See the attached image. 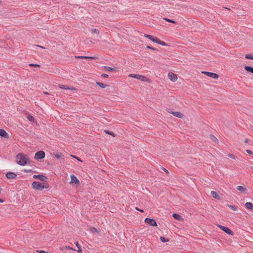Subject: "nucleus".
I'll list each match as a JSON object with an SVG mask.
<instances>
[{
  "label": "nucleus",
  "mask_w": 253,
  "mask_h": 253,
  "mask_svg": "<svg viewBox=\"0 0 253 253\" xmlns=\"http://www.w3.org/2000/svg\"><path fill=\"white\" fill-rule=\"evenodd\" d=\"M17 163L20 166H25L30 163L28 156L23 153H19L16 157Z\"/></svg>",
  "instance_id": "1"
},
{
  "label": "nucleus",
  "mask_w": 253,
  "mask_h": 253,
  "mask_svg": "<svg viewBox=\"0 0 253 253\" xmlns=\"http://www.w3.org/2000/svg\"><path fill=\"white\" fill-rule=\"evenodd\" d=\"M32 186L34 189L39 191H41L44 188L48 187V186H45V185L42 184L38 181H34L32 184Z\"/></svg>",
  "instance_id": "2"
},
{
  "label": "nucleus",
  "mask_w": 253,
  "mask_h": 253,
  "mask_svg": "<svg viewBox=\"0 0 253 253\" xmlns=\"http://www.w3.org/2000/svg\"><path fill=\"white\" fill-rule=\"evenodd\" d=\"M129 77L133 78L136 79H138L139 80L142 81H146L147 80V77L140 75H137V74H130L129 75Z\"/></svg>",
  "instance_id": "3"
},
{
  "label": "nucleus",
  "mask_w": 253,
  "mask_h": 253,
  "mask_svg": "<svg viewBox=\"0 0 253 253\" xmlns=\"http://www.w3.org/2000/svg\"><path fill=\"white\" fill-rule=\"evenodd\" d=\"M45 157V153L43 151H39L36 153L35 155V159L38 160L44 158Z\"/></svg>",
  "instance_id": "4"
},
{
  "label": "nucleus",
  "mask_w": 253,
  "mask_h": 253,
  "mask_svg": "<svg viewBox=\"0 0 253 253\" xmlns=\"http://www.w3.org/2000/svg\"><path fill=\"white\" fill-rule=\"evenodd\" d=\"M145 222L152 226H157V222L155 221V220L154 219H151L150 218H146L145 219Z\"/></svg>",
  "instance_id": "5"
},
{
  "label": "nucleus",
  "mask_w": 253,
  "mask_h": 253,
  "mask_svg": "<svg viewBox=\"0 0 253 253\" xmlns=\"http://www.w3.org/2000/svg\"><path fill=\"white\" fill-rule=\"evenodd\" d=\"M202 73L203 74H204L205 75H206L207 76L211 77L214 79H217L219 77V76L217 74L214 73L206 72V71L203 72Z\"/></svg>",
  "instance_id": "6"
},
{
  "label": "nucleus",
  "mask_w": 253,
  "mask_h": 253,
  "mask_svg": "<svg viewBox=\"0 0 253 253\" xmlns=\"http://www.w3.org/2000/svg\"><path fill=\"white\" fill-rule=\"evenodd\" d=\"M219 227L223 231H224L225 233H227L229 235H233V232L232 230H231L229 228L222 226V225H218Z\"/></svg>",
  "instance_id": "7"
},
{
  "label": "nucleus",
  "mask_w": 253,
  "mask_h": 253,
  "mask_svg": "<svg viewBox=\"0 0 253 253\" xmlns=\"http://www.w3.org/2000/svg\"><path fill=\"white\" fill-rule=\"evenodd\" d=\"M70 183H74L75 184L78 185L80 184L79 180L77 178V177L75 175H73V174L71 175V181H70Z\"/></svg>",
  "instance_id": "8"
},
{
  "label": "nucleus",
  "mask_w": 253,
  "mask_h": 253,
  "mask_svg": "<svg viewBox=\"0 0 253 253\" xmlns=\"http://www.w3.org/2000/svg\"><path fill=\"white\" fill-rule=\"evenodd\" d=\"M168 77L172 82H175L177 80V75L172 72L168 73Z\"/></svg>",
  "instance_id": "9"
},
{
  "label": "nucleus",
  "mask_w": 253,
  "mask_h": 253,
  "mask_svg": "<svg viewBox=\"0 0 253 253\" xmlns=\"http://www.w3.org/2000/svg\"><path fill=\"white\" fill-rule=\"evenodd\" d=\"M33 178L39 179L40 180L42 181H46V180L47 179V178L46 176H45L43 175H41V174L34 175L33 176Z\"/></svg>",
  "instance_id": "10"
},
{
  "label": "nucleus",
  "mask_w": 253,
  "mask_h": 253,
  "mask_svg": "<svg viewBox=\"0 0 253 253\" xmlns=\"http://www.w3.org/2000/svg\"><path fill=\"white\" fill-rule=\"evenodd\" d=\"M16 174L13 172H8L6 174V177L8 179H14L16 178Z\"/></svg>",
  "instance_id": "11"
},
{
  "label": "nucleus",
  "mask_w": 253,
  "mask_h": 253,
  "mask_svg": "<svg viewBox=\"0 0 253 253\" xmlns=\"http://www.w3.org/2000/svg\"><path fill=\"white\" fill-rule=\"evenodd\" d=\"M153 42L160 44L161 45L166 46L167 45V43L163 41H161L160 39L157 38L156 37H154V40L153 41Z\"/></svg>",
  "instance_id": "12"
},
{
  "label": "nucleus",
  "mask_w": 253,
  "mask_h": 253,
  "mask_svg": "<svg viewBox=\"0 0 253 253\" xmlns=\"http://www.w3.org/2000/svg\"><path fill=\"white\" fill-rule=\"evenodd\" d=\"M211 194L212 196V197L215 199H217L218 200L221 199L220 196L215 191H211Z\"/></svg>",
  "instance_id": "13"
},
{
  "label": "nucleus",
  "mask_w": 253,
  "mask_h": 253,
  "mask_svg": "<svg viewBox=\"0 0 253 253\" xmlns=\"http://www.w3.org/2000/svg\"><path fill=\"white\" fill-rule=\"evenodd\" d=\"M237 189L244 193H246L247 191V189L242 186H238L237 187Z\"/></svg>",
  "instance_id": "14"
},
{
  "label": "nucleus",
  "mask_w": 253,
  "mask_h": 253,
  "mask_svg": "<svg viewBox=\"0 0 253 253\" xmlns=\"http://www.w3.org/2000/svg\"><path fill=\"white\" fill-rule=\"evenodd\" d=\"M7 133L3 129H0V136L3 137H7Z\"/></svg>",
  "instance_id": "15"
},
{
  "label": "nucleus",
  "mask_w": 253,
  "mask_h": 253,
  "mask_svg": "<svg viewBox=\"0 0 253 253\" xmlns=\"http://www.w3.org/2000/svg\"><path fill=\"white\" fill-rule=\"evenodd\" d=\"M174 116L177 117L179 118H181L183 117V114L179 112H172L171 113Z\"/></svg>",
  "instance_id": "16"
},
{
  "label": "nucleus",
  "mask_w": 253,
  "mask_h": 253,
  "mask_svg": "<svg viewBox=\"0 0 253 253\" xmlns=\"http://www.w3.org/2000/svg\"><path fill=\"white\" fill-rule=\"evenodd\" d=\"M172 216L175 219H177L178 220H183V218L182 217V216L181 215H180L179 214H177V213H173L172 214Z\"/></svg>",
  "instance_id": "17"
},
{
  "label": "nucleus",
  "mask_w": 253,
  "mask_h": 253,
  "mask_svg": "<svg viewBox=\"0 0 253 253\" xmlns=\"http://www.w3.org/2000/svg\"><path fill=\"white\" fill-rule=\"evenodd\" d=\"M245 206L247 209L253 210V204L252 203L247 202L245 204Z\"/></svg>",
  "instance_id": "18"
},
{
  "label": "nucleus",
  "mask_w": 253,
  "mask_h": 253,
  "mask_svg": "<svg viewBox=\"0 0 253 253\" xmlns=\"http://www.w3.org/2000/svg\"><path fill=\"white\" fill-rule=\"evenodd\" d=\"M245 69L247 72L253 73V67L248 66H245Z\"/></svg>",
  "instance_id": "19"
},
{
  "label": "nucleus",
  "mask_w": 253,
  "mask_h": 253,
  "mask_svg": "<svg viewBox=\"0 0 253 253\" xmlns=\"http://www.w3.org/2000/svg\"><path fill=\"white\" fill-rule=\"evenodd\" d=\"M59 86L60 88H61L62 89H74V88H73V87L71 88L70 87L65 86V85H64L62 84H59Z\"/></svg>",
  "instance_id": "20"
},
{
  "label": "nucleus",
  "mask_w": 253,
  "mask_h": 253,
  "mask_svg": "<svg viewBox=\"0 0 253 253\" xmlns=\"http://www.w3.org/2000/svg\"><path fill=\"white\" fill-rule=\"evenodd\" d=\"M75 244H76L77 247L78 248L77 252L80 253H82L83 252V250H82L81 247L79 245L78 242H76Z\"/></svg>",
  "instance_id": "21"
},
{
  "label": "nucleus",
  "mask_w": 253,
  "mask_h": 253,
  "mask_svg": "<svg viewBox=\"0 0 253 253\" xmlns=\"http://www.w3.org/2000/svg\"><path fill=\"white\" fill-rule=\"evenodd\" d=\"M104 68L106 70L108 71H115L116 69L115 68L108 67V66H104Z\"/></svg>",
  "instance_id": "22"
},
{
  "label": "nucleus",
  "mask_w": 253,
  "mask_h": 253,
  "mask_svg": "<svg viewBox=\"0 0 253 253\" xmlns=\"http://www.w3.org/2000/svg\"><path fill=\"white\" fill-rule=\"evenodd\" d=\"M96 84L97 85H98V86H100L102 88H105L106 87V86H107L104 84L102 83H100V82H96Z\"/></svg>",
  "instance_id": "23"
},
{
  "label": "nucleus",
  "mask_w": 253,
  "mask_h": 253,
  "mask_svg": "<svg viewBox=\"0 0 253 253\" xmlns=\"http://www.w3.org/2000/svg\"><path fill=\"white\" fill-rule=\"evenodd\" d=\"M144 37L150 39L152 41H153L154 38L155 37L154 36H151L150 35H147V34H145Z\"/></svg>",
  "instance_id": "24"
},
{
  "label": "nucleus",
  "mask_w": 253,
  "mask_h": 253,
  "mask_svg": "<svg viewBox=\"0 0 253 253\" xmlns=\"http://www.w3.org/2000/svg\"><path fill=\"white\" fill-rule=\"evenodd\" d=\"M62 156H63L62 154L60 152H58L55 154V157L57 159H62Z\"/></svg>",
  "instance_id": "25"
},
{
  "label": "nucleus",
  "mask_w": 253,
  "mask_h": 253,
  "mask_svg": "<svg viewBox=\"0 0 253 253\" xmlns=\"http://www.w3.org/2000/svg\"><path fill=\"white\" fill-rule=\"evenodd\" d=\"M228 207L233 211H237V208L236 206H234V205H228Z\"/></svg>",
  "instance_id": "26"
},
{
  "label": "nucleus",
  "mask_w": 253,
  "mask_h": 253,
  "mask_svg": "<svg viewBox=\"0 0 253 253\" xmlns=\"http://www.w3.org/2000/svg\"><path fill=\"white\" fill-rule=\"evenodd\" d=\"M160 240L163 243H166L169 241V239H168L164 237H161Z\"/></svg>",
  "instance_id": "27"
},
{
  "label": "nucleus",
  "mask_w": 253,
  "mask_h": 253,
  "mask_svg": "<svg viewBox=\"0 0 253 253\" xmlns=\"http://www.w3.org/2000/svg\"><path fill=\"white\" fill-rule=\"evenodd\" d=\"M210 138L213 142L217 141V139L213 135H210Z\"/></svg>",
  "instance_id": "28"
},
{
  "label": "nucleus",
  "mask_w": 253,
  "mask_h": 253,
  "mask_svg": "<svg viewBox=\"0 0 253 253\" xmlns=\"http://www.w3.org/2000/svg\"><path fill=\"white\" fill-rule=\"evenodd\" d=\"M245 58L247 59H253V55L252 54H246Z\"/></svg>",
  "instance_id": "29"
},
{
  "label": "nucleus",
  "mask_w": 253,
  "mask_h": 253,
  "mask_svg": "<svg viewBox=\"0 0 253 253\" xmlns=\"http://www.w3.org/2000/svg\"><path fill=\"white\" fill-rule=\"evenodd\" d=\"M27 119L30 122H32L34 120V117L32 115H29L27 116Z\"/></svg>",
  "instance_id": "30"
},
{
  "label": "nucleus",
  "mask_w": 253,
  "mask_h": 253,
  "mask_svg": "<svg viewBox=\"0 0 253 253\" xmlns=\"http://www.w3.org/2000/svg\"><path fill=\"white\" fill-rule=\"evenodd\" d=\"M164 19L169 22L172 23H175V22L173 21V20L169 19L167 18H164Z\"/></svg>",
  "instance_id": "31"
},
{
  "label": "nucleus",
  "mask_w": 253,
  "mask_h": 253,
  "mask_svg": "<svg viewBox=\"0 0 253 253\" xmlns=\"http://www.w3.org/2000/svg\"><path fill=\"white\" fill-rule=\"evenodd\" d=\"M78 58H84V59H93V58H94L93 57L84 56H79Z\"/></svg>",
  "instance_id": "32"
},
{
  "label": "nucleus",
  "mask_w": 253,
  "mask_h": 253,
  "mask_svg": "<svg viewBox=\"0 0 253 253\" xmlns=\"http://www.w3.org/2000/svg\"><path fill=\"white\" fill-rule=\"evenodd\" d=\"M90 231L92 233H95V232L98 233V231L97 230L96 228H95L94 227L91 228Z\"/></svg>",
  "instance_id": "33"
},
{
  "label": "nucleus",
  "mask_w": 253,
  "mask_h": 253,
  "mask_svg": "<svg viewBox=\"0 0 253 253\" xmlns=\"http://www.w3.org/2000/svg\"><path fill=\"white\" fill-rule=\"evenodd\" d=\"M228 156L233 159H236V157L234 155H233L232 154H228Z\"/></svg>",
  "instance_id": "34"
},
{
  "label": "nucleus",
  "mask_w": 253,
  "mask_h": 253,
  "mask_svg": "<svg viewBox=\"0 0 253 253\" xmlns=\"http://www.w3.org/2000/svg\"><path fill=\"white\" fill-rule=\"evenodd\" d=\"M146 48H147V49H152V50H156V51H157V50H158V49H157L155 48H153V47H151V46H149V45H147V46H146Z\"/></svg>",
  "instance_id": "35"
},
{
  "label": "nucleus",
  "mask_w": 253,
  "mask_h": 253,
  "mask_svg": "<svg viewBox=\"0 0 253 253\" xmlns=\"http://www.w3.org/2000/svg\"><path fill=\"white\" fill-rule=\"evenodd\" d=\"M91 31L92 32V33H98L97 30L96 29H92L91 30Z\"/></svg>",
  "instance_id": "36"
},
{
  "label": "nucleus",
  "mask_w": 253,
  "mask_h": 253,
  "mask_svg": "<svg viewBox=\"0 0 253 253\" xmlns=\"http://www.w3.org/2000/svg\"><path fill=\"white\" fill-rule=\"evenodd\" d=\"M31 66H35V67H40V65L36 64H29Z\"/></svg>",
  "instance_id": "37"
},
{
  "label": "nucleus",
  "mask_w": 253,
  "mask_h": 253,
  "mask_svg": "<svg viewBox=\"0 0 253 253\" xmlns=\"http://www.w3.org/2000/svg\"><path fill=\"white\" fill-rule=\"evenodd\" d=\"M247 152L249 154H250V155H252L253 154V152L251 151V150H247Z\"/></svg>",
  "instance_id": "38"
},
{
  "label": "nucleus",
  "mask_w": 253,
  "mask_h": 253,
  "mask_svg": "<svg viewBox=\"0 0 253 253\" xmlns=\"http://www.w3.org/2000/svg\"><path fill=\"white\" fill-rule=\"evenodd\" d=\"M64 248H65V250H70V249L74 250L73 248L70 247L69 246H66V247H65Z\"/></svg>",
  "instance_id": "39"
},
{
  "label": "nucleus",
  "mask_w": 253,
  "mask_h": 253,
  "mask_svg": "<svg viewBox=\"0 0 253 253\" xmlns=\"http://www.w3.org/2000/svg\"><path fill=\"white\" fill-rule=\"evenodd\" d=\"M101 76L102 77H104V78H108V75L107 74H103L101 75Z\"/></svg>",
  "instance_id": "40"
},
{
  "label": "nucleus",
  "mask_w": 253,
  "mask_h": 253,
  "mask_svg": "<svg viewBox=\"0 0 253 253\" xmlns=\"http://www.w3.org/2000/svg\"><path fill=\"white\" fill-rule=\"evenodd\" d=\"M38 252H39L40 253H48L47 252L42 250H41Z\"/></svg>",
  "instance_id": "41"
},
{
  "label": "nucleus",
  "mask_w": 253,
  "mask_h": 253,
  "mask_svg": "<svg viewBox=\"0 0 253 253\" xmlns=\"http://www.w3.org/2000/svg\"><path fill=\"white\" fill-rule=\"evenodd\" d=\"M136 210H137V211H140V212H144V211H143V210L139 209H138V208H137V207L136 208Z\"/></svg>",
  "instance_id": "42"
},
{
  "label": "nucleus",
  "mask_w": 253,
  "mask_h": 253,
  "mask_svg": "<svg viewBox=\"0 0 253 253\" xmlns=\"http://www.w3.org/2000/svg\"><path fill=\"white\" fill-rule=\"evenodd\" d=\"M244 142H245V143H249V140L248 138H246V139H245Z\"/></svg>",
  "instance_id": "43"
},
{
  "label": "nucleus",
  "mask_w": 253,
  "mask_h": 253,
  "mask_svg": "<svg viewBox=\"0 0 253 253\" xmlns=\"http://www.w3.org/2000/svg\"><path fill=\"white\" fill-rule=\"evenodd\" d=\"M43 94H45V95H48V94H49V93L48 92H46V91H43Z\"/></svg>",
  "instance_id": "44"
},
{
  "label": "nucleus",
  "mask_w": 253,
  "mask_h": 253,
  "mask_svg": "<svg viewBox=\"0 0 253 253\" xmlns=\"http://www.w3.org/2000/svg\"><path fill=\"white\" fill-rule=\"evenodd\" d=\"M109 134H110V135H112V136H115L114 133V132H110L109 133Z\"/></svg>",
  "instance_id": "45"
},
{
  "label": "nucleus",
  "mask_w": 253,
  "mask_h": 253,
  "mask_svg": "<svg viewBox=\"0 0 253 253\" xmlns=\"http://www.w3.org/2000/svg\"><path fill=\"white\" fill-rule=\"evenodd\" d=\"M163 170H164L165 172H167V173H169V171H168V170H167L165 168H163Z\"/></svg>",
  "instance_id": "46"
},
{
  "label": "nucleus",
  "mask_w": 253,
  "mask_h": 253,
  "mask_svg": "<svg viewBox=\"0 0 253 253\" xmlns=\"http://www.w3.org/2000/svg\"><path fill=\"white\" fill-rule=\"evenodd\" d=\"M105 132L106 133H107V134H109V133L110 132H109V131H107V130H105Z\"/></svg>",
  "instance_id": "47"
},
{
  "label": "nucleus",
  "mask_w": 253,
  "mask_h": 253,
  "mask_svg": "<svg viewBox=\"0 0 253 253\" xmlns=\"http://www.w3.org/2000/svg\"><path fill=\"white\" fill-rule=\"evenodd\" d=\"M71 156H72V157H74V158H76L77 159H78V160L80 161V160H79L78 158H77V157H76L74 156L73 155H71Z\"/></svg>",
  "instance_id": "48"
},
{
  "label": "nucleus",
  "mask_w": 253,
  "mask_h": 253,
  "mask_svg": "<svg viewBox=\"0 0 253 253\" xmlns=\"http://www.w3.org/2000/svg\"><path fill=\"white\" fill-rule=\"evenodd\" d=\"M3 200L2 199H0V203H3Z\"/></svg>",
  "instance_id": "49"
},
{
  "label": "nucleus",
  "mask_w": 253,
  "mask_h": 253,
  "mask_svg": "<svg viewBox=\"0 0 253 253\" xmlns=\"http://www.w3.org/2000/svg\"><path fill=\"white\" fill-rule=\"evenodd\" d=\"M26 172H30L31 171V170H25Z\"/></svg>",
  "instance_id": "50"
},
{
  "label": "nucleus",
  "mask_w": 253,
  "mask_h": 253,
  "mask_svg": "<svg viewBox=\"0 0 253 253\" xmlns=\"http://www.w3.org/2000/svg\"><path fill=\"white\" fill-rule=\"evenodd\" d=\"M37 46H39V47H41V48H43V47H42V46H40V45H37Z\"/></svg>",
  "instance_id": "51"
},
{
  "label": "nucleus",
  "mask_w": 253,
  "mask_h": 253,
  "mask_svg": "<svg viewBox=\"0 0 253 253\" xmlns=\"http://www.w3.org/2000/svg\"><path fill=\"white\" fill-rule=\"evenodd\" d=\"M250 169H251L252 170H253V167H250Z\"/></svg>",
  "instance_id": "52"
}]
</instances>
